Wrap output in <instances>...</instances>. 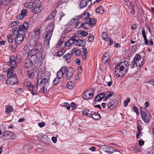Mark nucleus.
I'll return each mask as SVG.
<instances>
[{"label":"nucleus","mask_w":154,"mask_h":154,"mask_svg":"<svg viewBox=\"0 0 154 154\" xmlns=\"http://www.w3.org/2000/svg\"><path fill=\"white\" fill-rule=\"evenodd\" d=\"M130 63L128 61L125 60L117 65L115 67V72L118 77H122L126 73L129 69Z\"/></svg>","instance_id":"nucleus-1"},{"label":"nucleus","mask_w":154,"mask_h":154,"mask_svg":"<svg viewBox=\"0 0 154 154\" xmlns=\"http://www.w3.org/2000/svg\"><path fill=\"white\" fill-rule=\"evenodd\" d=\"M31 51L34 53H37L38 56L39 55V60H42L44 58L45 54L44 49L42 47L40 43H37L36 44L35 48L32 49Z\"/></svg>","instance_id":"nucleus-2"},{"label":"nucleus","mask_w":154,"mask_h":154,"mask_svg":"<svg viewBox=\"0 0 154 154\" xmlns=\"http://www.w3.org/2000/svg\"><path fill=\"white\" fill-rule=\"evenodd\" d=\"M140 54H137L135 56L133 61L131 65V66H132L133 68L139 66V67L142 66L144 63V61L141 58Z\"/></svg>","instance_id":"nucleus-3"},{"label":"nucleus","mask_w":154,"mask_h":154,"mask_svg":"<svg viewBox=\"0 0 154 154\" xmlns=\"http://www.w3.org/2000/svg\"><path fill=\"white\" fill-rule=\"evenodd\" d=\"M54 26V22H51L47 26L46 31L43 34V38H46L48 35L51 36L53 33V31Z\"/></svg>","instance_id":"nucleus-4"},{"label":"nucleus","mask_w":154,"mask_h":154,"mask_svg":"<svg viewBox=\"0 0 154 154\" xmlns=\"http://www.w3.org/2000/svg\"><path fill=\"white\" fill-rule=\"evenodd\" d=\"M28 55L31 56L29 59L33 63L34 65L35 63H38L39 62H40L43 60H39V55L38 56L37 53H34L32 51H30L29 52Z\"/></svg>","instance_id":"nucleus-5"},{"label":"nucleus","mask_w":154,"mask_h":154,"mask_svg":"<svg viewBox=\"0 0 154 154\" xmlns=\"http://www.w3.org/2000/svg\"><path fill=\"white\" fill-rule=\"evenodd\" d=\"M118 103V102L116 100H111L108 102L107 105V107L110 110H112L117 106Z\"/></svg>","instance_id":"nucleus-6"},{"label":"nucleus","mask_w":154,"mask_h":154,"mask_svg":"<svg viewBox=\"0 0 154 154\" xmlns=\"http://www.w3.org/2000/svg\"><path fill=\"white\" fill-rule=\"evenodd\" d=\"M89 91L90 90H89L87 91H85L83 94L82 97L85 100H88L93 98L94 97L93 94L94 91L93 90L92 91V92H93L92 94L90 93Z\"/></svg>","instance_id":"nucleus-7"},{"label":"nucleus","mask_w":154,"mask_h":154,"mask_svg":"<svg viewBox=\"0 0 154 154\" xmlns=\"http://www.w3.org/2000/svg\"><path fill=\"white\" fill-rule=\"evenodd\" d=\"M9 63L12 67L16 68L17 67V64L15 60V57L14 55H11L10 57Z\"/></svg>","instance_id":"nucleus-8"},{"label":"nucleus","mask_w":154,"mask_h":154,"mask_svg":"<svg viewBox=\"0 0 154 154\" xmlns=\"http://www.w3.org/2000/svg\"><path fill=\"white\" fill-rule=\"evenodd\" d=\"M141 116L142 119L145 122H147L149 121L150 118V114L147 110L142 114Z\"/></svg>","instance_id":"nucleus-9"},{"label":"nucleus","mask_w":154,"mask_h":154,"mask_svg":"<svg viewBox=\"0 0 154 154\" xmlns=\"http://www.w3.org/2000/svg\"><path fill=\"white\" fill-rule=\"evenodd\" d=\"M67 69V68L66 66L62 67L58 71L57 77L60 79L62 78L64 74L65 73Z\"/></svg>","instance_id":"nucleus-10"},{"label":"nucleus","mask_w":154,"mask_h":154,"mask_svg":"<svg viewBox=\"0 0 154 154\" xmlns=\"http://www.w3.org/2000/svg\"><path fill=\"white\" fill-rule=\"evenodd\" d=\"M66 72V79H69L72 77L74 73V70L72 67H70L67 69V68Z\"/></svg>","instance_id":"nucleus-11"},{"label":"nucleus","mask_w":154,"mask_h":154,"mask_svg":"<svg viewBox=\"0 0 154 154\" xmlns=\"http://www.w3.org/2000/svg\"><path fill=\"white\" fill-rule=\"evenodd\" d=\"M24 39V35L23 34H19L16 36L14 40L18 45L20 44L23 41Z\"/></svg>","instance_id":"nucleus-12"},{"label":"nucleus","mask_w":154,"mask_h":154,"mask_svg":"<svg viewBox=\"0 0 154 154\" xmlns=\"http://www.w3.org/2000/svg\"><path fill=\"white\" fill-rule=\"evenodd\" d=\"M143 145H135L133 146H131L130 148L131 151L136 153L141 151V148L140 146H142Z\"/></svg>","instance_id":"nucleus-13"},{"label":"nucleus","mask_w":154,"mask_h":154,"mask_svg":"<svg viewBox=\"0 0 154 154\" xmlns=\"http://www.w3.org/2000/svg\"><path fill=\"white\" fill-rule=\"evenodd\" d=\"M49 82V78L48 80L46 78H43L42 79V80H40L38 81V82H37V85H36L37 88L38 87V86L40 85L41 84H42L44 85L45 86L46 84H47L48 82Z\"/></svg>","instance_id":"nucleus-14"},{"label":"nucleus","mask_w":154,"mask_h":154,"mask_svg":"<svg viewBox=\"0 0 154 154\" xmlns=\"http://www.w3.org/2000/svg\"><path fill=\"white\" fill-rule=\"evenodd\" d=\"M34 64L33 63L29 58H27L26 60L24 66L26 68H29L32 67Z\"/></svg>","instance_id":"nucleus-15"},{"label":"nucleus","mask_w":154,"mask_h":154,"mask_svg":"<svg viewBox=\"0 0 154 154\" xmlns=\"http://www.w3.org/2000/svg\"><path fill=\"white\" fill-rule=\"evenodd\" d=\"M45 76V73L42 71H40L38 73V75L37 78V82L42 79L44 78Z\"/></svg>","instance_id":"nucleus-16"},{"label":"nucleus","mask_w":154,"mask_h":154,"mask_svg":"<svg viewBox=\"0 0 154 154\" xmlns=\"http://www.w3.org/2000/svg\"><path fill=\"white\" fill-rule=\"evenodd\" d=\"M12 133L10 131H6L4 133L3 135V138L4 139H10L12 136Z\"/></svg>","instance_id":"nucleus-17"},{"label":"nucleus","mask_w":154,"mask_h":154,"mask_svg":"<svg viewBox=\"0 0 154 154\" xmlns=\"http://www.w3.org/2000/svg\"><path fill=\"white\" fill-rule=\"evenodd\" d=\"M18 82L17 79L16 80L12 79V78H9L8 79H7L6 81V83L7 84H8L11 85H13L16 84Z\"/></svg>","instance_id":"nucleus-18"},{"label":"nucleus","mask_w":154,"mask_h":154,"mask_svg":"<svg viewBox=\"0 0 154 154\" xmlns=\"http://www.w3.org/2000/svg\"><path fill=\"white\" fill-rule=\"evenodd\" d=\"M18 82L17 79L16 80L12 79V78H9L8 79H7L6 81V83L7 84H8L11 85H13L16 84Z\"/></svg>","instance_id":"nucleus-19"},{"label":"nucleus","mask_w":154,"mask_h":154,"mask_svg":"<svg viewBox=\"0 0 154 154\" xmlns=\"http://www.w3.org/2000/svg\"><path fill=\"white\" fill-rule=\"evenodd\" d=\"M27 11L26 9H23L21 12V13L17 16V18L19 19H21L24 18L26 15Z\"/></svg>","instance_id":"nucleus-20"},{"label":"nucleus","mask_w":154,"mask_h":154,"mask_svg":"<svg viewBox=\"0 0 154 154\" xmlns=\"http://www.w3.org/2000/svg\"><path fill=\"white\" fill-rule=\"evenodd\" d=\"M28 74V76L29 78H34L35 74L34 72V70L32 69H30L29 70Z\"/></svg>","instance_id":"nucleus-21"},{"label":"nucleus","mask_w":154,"mask_h":154,"mask_svg":"<svg viewBox=\"0 0 154 154\" xmlns=\"http://www.w3.org/2000/svg\"><path fill=\"white\" fill-rule=\"evenodd\" d=\"M109 54L106 53L105 52V54L103 55L102 57V60L103 62H104V63H105L106 62H107L109 59Z\"/></svg>","instance_id":"nucleus-22"},{"label":"nucleus","mask_w":154,"mask_h":154,"mask_svg":"<svg viewBox=\"0 0 154 154\" xmlns=\"http://www.w3.org/2000/svg\"><path fill=\"white\" fill-rule=\"evenodd\" d=\"M68 1V0H61L57 3L58 6L60 7L62 6H65L66 5V3Z\"/></svg>","instance_id":"nucleus-23"},{"label":"nucleus","mask_w":154,"mask_h":154,"mask_svg":"<svg viewBox=\"0 0 154 154\" xmlns=\"http://www.w3.org/2000/svg\"><path fill=\"white\" fill-rule=\"evenodd\" d=\"M113 148L109 146H106L105 151L106 153L109 154L112 153L113 152Z\"/></svg>","instance_id":"nucleus-24"},{"label":"nucleus","mask_w":154,"mask_h":154,"mask_svg":"<svg viewBox=\"0 0 154 154\" xmlns=\"http://www.w3.org/2000/svg\"><path fill=\"white\" fill-rule=\"evenodd\" d=\"M141 127L140 125H139L137 127V131L136 133V137L138 139L140 136V135L142 136V132H141Z\"/></svg>","instance_id":"nucleus-25"},{"label":"nucleus","mask_w":154,"mask_h":154,"mask_svg":"<svg viewBox=\"0 0 154 154\" xmlns=\"http://www.w3.org/2000/svg\"><path fill=\"white\" fill-rule=\"evenodd\" d=\"M10 45L13 50L15 51L16 49L17 48V46L18 45L17 42L15 40L14 41H13L10 44Z\"/></svg>","instance_id":"nucleus-26"},{"label":"nucleus","mask_w":154,"mask_h":154,"mask_svg":"<svg viewBox=\"0 0 154 154\" xmlns=\"http://www.w3.org/2000/svg\"><path fill=\"white\" fill-rule=\"evenodd\" d=\"M95 11L97 13L103 14L104 13V9L102 6H99L96 9Z\"/></svg>","instance_id":"nucleus-27"},{"label":"nucleus","mask_w":154,"mask_h":154,"mask_svg":"<svg viewBox=\"0 0 154 154\" xmlns=\"http://www.w3.org/2000/svg\"><path fill=\"white\" fill-rule=\"evenodd\" d=\"M72 55L70 54H67L63 56V58L66 61L67 63H69L70 61V58Z\"/></svg>","instance_id":"nucleus-28"},{"label":"nucleus","mask_w":154,"mask_h":154,"mask_svg":"<svg viewBox=\"0 0 154 154\" xmlns=\"http://www.w3.org/2000/svg\"><path fill=\"white\" fill-rule=\"evenodd\" d=\"M34 5V2H29L25 3L24 4V6L26 8H32Z\"/></svg>","instance_id":"nucleus-29"},{"label":"nucleus","mask_w":154,"mask_h":154,"mask_svg":"<svg viewBox=\"0 0 154 154\" xmlns=\"http://www.w3.org/2000/svg\"><path fill=\"white\" fill-rule=\"evenodd\" d=\"M75 84L74 82L70 81L66 85L67 88L69 89H72L75 86Z\"/></svg>","instance_id":"nucleus-30"},{"label":"nucleus","mask_w":154,"mask_h":154,"mask_svg":"<svg viewBox=\"0 0 154 154\" xmlns=\"http://www.w3.org/2000/svg\"><path fill=\"white\" fill-rule=\"evenodd\" d=\"M125 1V4L128 7H131L132 8L133 7L132 5V1L131 0H124Z\"/></svg>","instance_id":"nucleus-31"},{"label":"nucleus","mask_w":154,"mask_h":154,"mask_svg":"<svg viewBox=\"0 0 154 154\" xmlns=\"http://www.w3.org/2000/svg\"><path fill=\"white\" fill-rule=\"evenodd\" d=\"M108 35L106 33L103 32L101 34L102 38L106 41H108L109 40V38L107 37Z\"/></svg>","instance_id":"nucleus-32"},{"label":"nucleus","mask_w":154,"mask_h":154,"mask_svg":"<svg viewBox=\"0 0 154 154\" xmlns=\"http://www.w3.org/2000/svg\"><path fill=\"white\" fill-rule=\"evenodd\" d=\"M100 118V115L98 113H94L92 114V118L95 120H98Z\"/></svg>","instance_id":"nucleus-33"},{"label":"nucleus","mask_w":154,"mask_h":154,"mask_svg":"<svg viewBox=\"0 0 154 154\" xmlns=\"http://www.w3.org/2000/svg\"><path fill=\"white\" fill-rule=\"evenodd\" d=\"M51 36H50L49 35H48V37L46 38V40L45 42V45L46 46V47H48L49 45V42L50 40L51 37Z\"/></svg>","instance_id":"nucleus-34"},{"label":"nucleus","mask_w":154,"mask_h":154,"mask_svg":"<svg viewBox=\"0 0 154 154\" xmlns=\"http://www.w3.org/2000/svg\"><path fill=\"white\" fill-rule=\"evenodd\" d=\"M13 108L10 106H7L5 109V111L7 114H9L13 111Z\"/></svg>","instance_id":"nucleus-35"},{"label":"nucleus","mask_w":154,"mask_h":154,"mask_svg":"<svg viewBox=\"0 0 154 154\" xmlns=\"http://www.w3.org/2000/svg\"><path fill=\"white\" fill-rule=\"evenodd\" d=\"M39 8H40L38 7H35L32 11V12L33 13L35 14H38L41 11V10Z\"/></svg>","instance_id":"nucleus-36"},{"label":"nucleus","mask_w":154,"mask_h":154,"mask_svg":"<svg viewBox=\"0 0 154 154\" xmlns=\"http://www.w3.org/2000/svg\"><path fill=\"white\" fill-rule=\"evenodd\" d=\"M90 16V15L88 12H86L82 14V19H88Z\"/></svg>","instance_id":"nucleus-37"},{"label":"nucleus","mask_w":154,"mask_h":154,"mask_svg":"<svg viewBox=\"0 0 154 154\" xmlns=\"http://www.w3.org/2000/svg\"><path fill=\"white\" fill-rule=\"evenodd\" d=\"M78 33L80 34L83 36H85L87 35L88 33L85 31L79 30L78 31Z\"/></svg>","instance_id":"nucleus-38"},{"label":"nucleus","mask_w":154,"mask_h":154,"mask_svg":"<svg viewBox=\"0 0 154 154\" xmlns=\"http://www.w3.org/2000/svg\"><path fill=\"white\" fill-rule=\"evenodd\" d=\"M36 7H38L40 8L42 6V4L41 2L38 0H35L34 2V4Z\"/></svg>","instance_id":"nucleus-39"},{"label":"nucleus","mask_w":154,"mask_h":154,"mask_svg":"<svg viewBox=\"0 0 154 154\" xmlns=\"http://www.w3.org/2000/svg\"><path fill=\"white\" fill-rule=\"evenodd\" d=\"M21 55L20 54H17V55L16 57H15V60L18 63L21 62Z\"/></svg>","instance_id":"nucleus-40"},{"label":"nucleus","mask_w":154,"mask_h":154,"mask_svg":"<svg viewBox=\"0 0 154 154\" xmlns=\"http://www.w3.org/2000/svg\"><path fill=\"white\" fill-rule=\"evenodd\" d=\"M7 38H8V42L10 44L14 41V38L12 37V35H8Z\"/></svg>","instance_id":"nucleus-41"},{"label":"nucleus","mask_w":154,"mask_h":154,"mask_svg":"<svg viewBox=\"0 0 154 154\" xmlns=\"http://www.w3.org/2000/svg\"><path fill=\"white\" fill-rule=\"evenodd\" d=\"M80 6L81 8H82L86 6V0H82L80 2Z\"/></svg>","instance_id":"nucleus-42"},{"label":"nucleus","mask_w":154,"mask_h":154,"mask_svg":"<svg viewBox=\"0 0 154 154\" xmlns=\"http://www.w3.org/2000/svg\"><path fill=\"white\" fill-rule=\"evenodd\" d=\"M23 25L24 27V31L27 30L29 27V23L27 22H24L23 23Z\"/></svg>","instance_id":"nucleus-43"},{"label":"nucleus","mask_w":154,"mask_h":154,"mask_svg":"<svg viewBox=\"0 0 154 154\" xmlns=\"http://www.w3.org/2000/svg\"><path fill=\"white\" fill-rule=\"evenodd\" d=\"M78 20V19H77L76 18H73L72 20H70L69 23H67V25L68 26H70L71 25H72L75 22V21H77Z\"/></svg>","instance_id":"nucleus-44"},{"label":"nucleus","mask_w":154,"mask_h":154,"mask_svg":"<svg viewBox=\"0 0 154 154\" xmlns=\"http://www.w3.org/2000/svg\"><path fill=\"white\" fill-rule=\"evenodd\" d=\"M40 29L38 27H36L34 29V31L36 35L38 36L40 35Z\"/></svg>","instance_id":"nucleus-45"},{"label":"nucleus","mask_w":154,"mask_h":154,"mask_svg":"<svg viewBox=\"0 0 154 154\" xmlns=\"http://www.w3.org/2000/svg\"><path fill=\"white\" fill-rule=\"evenodd\" d=\"M60 78L58 77H56L53 81V83L54 85H57L60 81Z\"/></svg>","instance_id":"nucleus-46"},{"label":"nucleus","mask_w":154,"mask_h":154,"mask_svg":"<svg viewBox=\"0 0 154 154\" xmlns=\"http://www.w3.org/2000/svg\"><path fill=\"white\" fill-rule=\"evenodd\" d=\"M64 52L65 51L63 52V50H60V51H59L57 52V55L59 57L61 56L64 54Z\"/></svg>","instance_id":"nucleus-47"},{"label":"nucleus","mask_w":154,"mask_h":154,"mask_svg":"<svg viewBox=\"0 0 154 154\" xmlns=\"http://www.w3.org/2000/svg\"><path fill=\"white\" fill-rule=\"evenodd\" d=\"M130 101V99L129 98H128L124 101V104L125 107H126L128 106V103Z\"/></svg>","instance_id":"nucleus-48"},{"label":"nucleus","mask_w":154,"mask_h":154,"mask_svg":"<svg viewBox=\"0 0 154 154\" xmlns=\"http://www.w3.org/2000/svg\"><path fill=\"white\" fill-rule=\"evenodd\" d=\"M89 22L91 25H93L96 23V21L94 19H91L89 20Z\"/></svg>","instance_id":"nucleus-49"},{"label":"nucleus","mask_w":154,"mask_h":154,"mask_svg":"<svg viewBox=\"0 0 154 154\" xmlns=\"http://www.w3.org/2000/svg\"><path fill=\"white\" fill-rule=\"evenodd\" d=\"M77 44H78V46H82L83 45L82 43V40L79 39L76 41Z\"/></svg>","instance_id":"nucleus-50"},{"label":"nucleus","mask_w":154,"mask_h":154,"mask_svg":"<svg viewBox=\"0 0 154 154\" xmlns=\"http://www.w3.org/2000/svg\"><path fill=\"white\" fill-rule=\"evenodd\" d=\"M100 97L99 95H97L95 98L94 100L95 102L99 101L101 100H102L101 98L100 99Z\"/></svg>","instance_id":"nucleus-51"},{"label":"nucleus","mask_w":154,"mask_h":154,"mask_svg":"<svg viewBox=\"0 0 154 154\" xmlns=\"http://www.w3.org/2000/svg\"><path fill=\"white\" fill-rule=\"evenodd\" d=\"M64 105L66 108L68 110L70 108V106L69 104L67 102H65L64 103Z\"/></svg>","instance_id":"nucleus-52"},{"label":"nucleus","mask_w":154,"mask_h":154,"mask_svg":"<svg viewBox=\"0 0 154 154\" xmlns=\"http://www.w3.org/2000/svg\"><path fill=\"white\" fill-rule=\"evenodd\" d=\"M20 23V22L18 21H14L11 23V26H16L17 25L19 24Z\"/></svg>","instance_id":"nucleus-53"},{"label":"nucleus","mask_w":154,"mask_h":154,"mask_svg":"<svg viewBox=\"0 0 154 154\" xmlns=\"http://www.w3.org/2000/svg\"><path fill=\"white\" fill-rule=\"evenodd\" d=\"M94 37L92 35H90L88 40L90 42H92L94 40Z\"/></svg>","instance_id":"nucleus-54"},{"label":"nucleus","mask_w":154,"mask_h":154,"mask_svg":"<svg viewBox=\"0 0 154 154\" xmlns=\"http://www.w3.org/2000/svg\"><path fill=\"white\" fill-rule=\"evenodd\" d=\"M71 106L72 108V109L73 110L75 109L77 107V105H76V104L73 102L71 103Z\"/></svg>","instance_id":"nucleus-55"},{"label":"nucleus","mask_w":154,"mask_h":154,"mask_svg":"<svg viewBox=\"0 0 154 154\" xmlns=\"http://www.w3.org/2000/svg\"><path fill=\"white\" fill-rule=\"evenodd\" d=\"M24 33V35L25 38H28L29 35V32H28L27 30L26 31H23Z\"/></svg>","instance_id":"nucleus-56"},{"label":"nucleus","mask_w":154,"mask_h":154,"mask_svg":"<svg viewBox=\"0 0 154 154\" xmlns=\"http://www.w3.org/2000/svg\"><path fill=\"white\" fill-rule=\"evenodd\" d=\"M65 16V14H64L63 12H60V13L59 16V21H60L62 18Z\"/></svg>","instance_id":"nucleus-57"},{"label":"nucleus","mask_w":154,"mask_h":154,"mask_svg":"<svg viewBox=\"0 0 154 154\" xmlns=\"http://www.w3.org/2000/svg\"><path fill=\"white\" fill-rule=\"evenodd\" d=\"M19 30L20 31H24V27L22 25H20L18 27Z\"/></svg>","instance_id":"nucleus-58"},{"label":"nucleus","mask_w":154,"mask_h":154,"mask_svg":"<svg viewBox=\"0 0 154 154\" xmlns=\"http://www.w3.org/2000/svg\"><path fill=\"white\" fill-rule=\"evenodd\" d=\"M144 40V43L146 45L148 44V41L147 40L146 35L143 37Z\"/></svg>","instance_id":"nucleus-59"},{"label":"nucleus","mask_w":154,"mask_h":154,"mask_svg":"<svg viewBox=\"0 0 154 154\" xmlns=\"http://www.w3.org/2000/svg\"><path fill=\"white\" fill-rule=\"evenodd\" d=\"M140 111L141 114V115L143 113H144V112H145L146 110L143 107H140Z\"/></svg>","instance_id":"nucleus-60"},{"label":"nucleus","mask_w":154,"mask_h":154,"mask_svg":"<svg viewBox=\"0 0 154 154\" xmlns=\"http://www.w3.org/2000/svg\"><path fill=\"white\" fill-rule=\"evenodd\" d=\"M47 88L45 87V86L44 85L43 87V89L42 90L43 93L44 94H45L47 93Z\"/></svg>","instance_id":"nucleus-61"},{"label":"nucleus","mask_w":154,"mask_h":154,"mask_svg":"<svg viewBox=\"0 0 154 154\" xmlns=\"http://www.w3.org/2000/svg\"><path fill=\"white\" fill-rule=\"evenodd\" d=\"M34 87V85L31 83L30 86H28L27 88L28 90H30L33 89Z\"/></svg>","instance_id":"nucleus-62"},{"label":"nucleus","mask_w":154,"mask_h":154,"mask_svg":"<svg viewBox=\"0 0 154 154\" xmlns=\"http://www.w3.org/2000/svg\"><path fill=\"white\" fill-rule=\"evenodd\" d=\"M38 125L40 128L43 127L45 125V123L44 122L39 123H38Z\"/></svg>","instance_id":"nucleus-63"},{"label":"nucleus","mask_w":154,"mask_h":154,"mask_svg":"<svg viewBox=\"0 0 154 154\" xmlns=\"http://www.w3.org/2000/svg\"><path fill=\"white\" fill-rule=\"evenodd\" d=\"M133 110L134 111L136 112L137 115L139 114V113L138 112V109L136 107L134 106L133 107Z\"/></svg>","instance_id":"nucleus-64"}]
</instances>
